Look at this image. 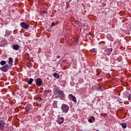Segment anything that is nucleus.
<instances>
[{"instance_id":"1","label":"nucleus","mask_w":131,"mask_h":131,"mask_svg":"<svg viewBox=\"0 0 131 131\" xmlns=\"http://www.w3.org/2000/svg\"><path fill=\"white\" fill-rule=\"evenodd\" d=\"M54 96H55L56 99H60V100H63L65 99V93L63 90L60 89V87L56 88L54 90Z\"/></svg>"},{"instance_id":"2","label":"nucleus","mask_w":131,"mask_h":131,"mask_svg":"<svg viewBox=\"0 0 131 131\" xmlns=\"http://www.w3.org/2000/svg\"><path fill=\"white\" fill-rule=\"evenodd\" d=\"M61 110L63 113H67L69 111V106L66 104H62L61 106Z\"/></svg>"},{"instance_id":"3","label":"nucleus","mask_w":131,"mask_h":131,"mask_svg":"<svg viewBox=\"0 0 131 131\" xmlns=\"http://www.w3.org/2000/svg\"><path fill=\"white\" fill-rule=\"evenodd\" d=\"M11 68V66L5 64L0 68V70L3 72H7L9 69Z\"/></svg>"},{"instance_id":"4","label":"nucleus","mask_w":131,"mask_h":131,"mask_svg":"<svg viewBox=\"0 0 131 131\" xmlns=\"http://www.w3.org/2000/svg\"><path fill=\"white\" fill-rule=\"evenodd\" d=\"M35 83L38 86H41V84H42V80H41V78H38L35 79Z\"/></svg>"},{"instance_id":"5","label":"nucleus","mask_w":131,"mask_h":131,"mask_svg":"<svg viewBox=\"0 0 131 131\" xmlns=\"http://www.w3.org/2000/svg\"><path fill=\"white\" fill-rule=\"evenodd\" d=\"M6 126V122L3 120H0V130H3Z\"/></svg>"},{"instance_id":"6","label":"nucleus","mask_w":131,"mask_h":131,"mask_svg":"<svg viewBox=\"0 0 131 131\" xmlns=\"http://www.w3.org/2000/svg\"><path fill=\"white\" fill-rule=\"evenodd\" d=\"M20 26L23 28L24 29H28L29 28V25L25 22H23L20 23Z\"/></svg>"},{"instance_id":"7","label":"nucleus","mask_w":131,"mask_h":131,"mask_svg":"<svg viewBox=\"0 0 131 131\" xmlns=\"http://www.w3.org/2000/svg\"><path fill=\"white\" fill-rule=\"evenodd\" d=\"M69 99L71 101H73V102L76 103V97H75V96H73V95H72V94L69 95Z\"/></svg>"},{"instance_id":"8","label":"nucleus","mask_w":131,"mask_h":131,"mask_svg":"<svg viewBox=\"0 0 131 131\" xmlns=\"http://www.w3.org/2000/svg\"><path fill=\"white\" fill-rule=\"evenodd\" d=\"M56 122L58 123V124H62V123L64 122V118L58 117V118L56 120Z\"/></svg>"},{"instance_id":"9","label":"nucleus","mask_w":131,"mask_h":131,"mask_svg":"<svg viewBox=\"0 0 131 131\" xmlns=\"http://www.w3.org/2000/svg\"><path fill=\"white\" fill-rule=\"evenodd\" d=\"M8 45V42L7 41V40H3L1 41V42L0 43V47L2 48H3V47H5V46Z\"/></svg>"},{"instance_id":"10","label":"nucleus","mask_w":131,"mask_h":131,"mask_svg":"<svg viewBox=\"0 0 131 131\" xmlns=\"http://www.w3.org/2000/svg\"><path fill=\"white\" fill-rule=\"evenodd\" d=\"M113 51V49L112 48H107L105 50L106 53H107V55H111V52Z\"/></svg>"},{"instance_id":"11","label":"nucleus","mask_w":131,"mask_h":131,"mask_svg":"<svg viewBox=\"0 0 131 131\" xmlns=\"http://www.w3.org/2000/svg\"><path fill=\"white\" fill-rule=\"evenodd\" d=\"M19 45H13L12 46V49L14 50L15 51H17V50H19Z\"/></svg>"},{"instance_id":"12","label":"nucleus","mask_w":131,"mask_h":131,"mask_svg":"<svg viewBox=\"0 0 131 131\" xmlns=\"http://www.w3.org/2000/svg\"><path fill=\"white\" fill-rule=\"evenodd\" d=\"M8 63L9 65H11V66H13V58L12 57H9L8 58Z\"/></svg>"},{"instance_id":"13","label":"nucleus","mask_w":131,"mask_h":131,"mask_svg":"<svg viewBox=\"0 0 131 131\" xmlns=\"http://www.w3.org/2000/svg\"><path fill=\"white\" fill-rule=\"evenodd\" d=\"M49 93H52V90L51 89H48L47 90H45L44 92H43V94L45 95V96H47V95H48V94Z\"/></svg>"},{"instance_id":"14","label":"nucleus","mask_w":131,"mask_h":131,"mask_svg":"<svg viewBox=\"0 0 131 131\" xmlns=\"http://www.w3.org/2000/svg\"><path fill=\"white\" fill-rule=\"evenodd\" d=\"M53 76L55 78H56V79H59V77H60V76L57 73H54Z\"/></svg>"},{"instance_id":"15","label":"nucleus","mask_w":131,"mask_h":131,"mask_svg":"<svg viewBox=\"0 0 131 131\" xmlns=\"http://www.w3.org/2000/svg\"><path fill=\"white\" fill-rule=\"evenodd\" d=\"M86 38L87 39H91V38H92V35L90 34V33H88L86 35Z\"/></svg>"},{"instance_id":"16","label":"nucleus","mask_w":131,"mask_h":131,"mask_svg":"<svg viewBox=\"0 0 131 131\" xmlns=\"http://www.w3.org/2000/svg\"><path fill=\"white\" fill-rule=\"evenodd\" d=\"M0 64L2 66H4V65L5 66L7 64V61H6V60H2L1 61Z\"/></svg>"},{"instance_id":"17","label":"nucleus","mask_w":131,"mask_h":131,"mask_svg":"<svg viewBox=\"0 0 131 131\" xmlns=\"http://www.w3.org/2000/svg\"><path fill=\"white\" fill-rule=\"evenodd\" d=\"M25 110L27 111V112H28V111L30 110V106L28 105H26L25 107Z\"/></svg>"},{"instance_id":"18","label":"nucleus","mask_w":131,"mask_h":131,"mask_svg":"<svg viewBox=\"0 0 131 131\" xmlns=\"http://www.w3.org/2000/svg\"><path fill=\"white\" fill-rule=\"evenodd\" d=\"M33 82V79L32 78H30L28 81V84H31Z\"/></svg>"},{"instance_id":"19","label":"nucleus","mask_w":131,"mask_h":131,"mask_svg":"<svg viewBox=\"0 0 131 131\" xmlns=\"http://www.w3.org/2000/svg\"><path fill=\"white\" fill-rule=\"evenodd\" d=\"M121 125H122V126L123 128H126L127 125H126V124L125 123H121Z\"/></svg>"},{"instance_id":"20","label":"nucleus","mask_w":131,"mask_h":131,"mask_svg":"<svg viewBox=\"0 0 131 131\" xmlns=\"http://www.w3.org/2000/svg\"><path fill=\"white\" fill-rule=\"evenodd\" d=\"M74 23H75V24H76V25H78V24H79V23H80L79 20H76V19L74 20Z\"/></svg>"},{"instance_id":"21","label":"nucleus","mask_w":131,"mask_h":131,"mask_svg":"<svg viewBox=\"0 0 131 131\" xmlns=\"http://www.w3.org/2000/svg\"><path fill=\"white\" fill-rule=\"evenodd\" d=\"M117 60L118 62H121V61H122V58H121V57H119L117 58Z\"/></svg>"},{"instance_id":"22","label":"nucleus","mask_w":131,"mask_h":131,"mask_svg":"<svg viewBox=\"0 0 131 131\" xmlns=\"http://www.w3.org/2000/svg\"><path fill=\"white\" fill-rule=\"evenodd\" d=\"M37 101H38V102H40V101H42V98H39L37 99Z\"/></svg>"},{"instance_id":"23","label":"nucleus","mask_w":131,"mask_h":131,"mask_svg":"<svg viewBox=\"0 0 131 131\" xmlns=\"http://www.w3.org/2000/svg\"><path fill=\"white\" fill-rule=\"evenodd\" d=\"M92 51L95 53H97V50L96 49H93Z\"/></svg>"},{"instance_id":"24","label":"nucleus","mask_w":131,"mask_h":131,"mask_svg":"<svg viewBox=\"0 0 131 131\" xmlns=\"http://www.w3.org/2000/svg\"><path fill=\"white\" fill-rule=\"evenodd\" d=\"M89 122H90L91 123H92V122H93V120L92 119H89L88 120Z\"/></svg>"},{"instance_id":"25","label":"nucleus","mask_w":131,"mask_h":131,"mask_svg":"<svg viewBox=\"0 0 131 131\" xmlns=\"http://www.w3.org/2000/svg\"><path fill=\"white\" fill-rule=\"evenodd\" d=\"M51 26H55V22H52L51 24Z\"/></svg>"},{"instance_id":"26","label":"nucleus","mask_w":131,"mask_h":131,"mask_svg":"<svg viewBox=\"0 0 131 131\" xmlns=\"http://www.w3.org/2000/svg\"><path fill=\"white\" fill-rule=\"evenodd\" d=\"M91 119H92V120H94L95 119V117L94 116L91 117Z\"/></svg>"},{"instance_id":"27","label":"nucleus","mask_w":131,"mask_h":131,"mask_svg":"<svg viewBox=\"0 0 131 131\" xmlns=\"http://www.w3.org/2000/svg\"><path fill=\"white\" fill-rule=\"evenodd\" d=\"M118 102H119L120 104H122V103H123V101H120L119 100H118Z\"/></svg>"},{"instance_id":"28","label":"nucleus","mask_w":131,"mask_h":131,"mask_svg":"<svg viewBox=\"0 0 131 131\" xmlns=\"http://www.w3.org/2000/svg\"><path fill=\"white\" fill-rule=\"evenodd\" d=\"M75 42H78V38L75 39Z\"/></svg>"},{"instance_id":"29","label":"nucleus","mask_w":131,"mask_h":131,"mask_svg":"<svg viewBox=\"0 0 131 131\" xmlns=\"http://www.w3.org/2000/svg\"><path fill=\"white\" fill-rule=\"evenodd\" d=\"M60 56L59 55H57L56 56V59H60Z\"/></svg>"},{"instance_id":"30","label":"nucleus","mask_w":131,"mask_h":131,"mask_svg":"<svg viewBox=\"0 0 131 131\" xmlns=\"http://www.w3.org/2000/svg\"><path fill=\"white\" fill-rule=\"evenodd\" d=\"M130 99H131L130 96H128V101H129V100H130Z\"/></svg>"},{"instance_id":"31","label":"nucleus","mask_w":131,"mask_h":131,"mask_svg":"<svg viewBox=\"0 0 131 131\" xmlns=\"http://www.w3.org/2000/svg\"><path fill=\"white\" fill-rule=\"evenodd\" d=\"M101 89H102V86H99V90H101Z\"/></svg>"},{"instance_id":"32","label":"nucleus","mask_w":131,"mask_h":131,"mask_svg":"<svg viewBox=\"0 0 131 131\" xmlns=\"http://www.w3.org/2000/svg\"><path fill=\"white\" fill-rule=\"evenodd\" d=\"M96 37H98V33H97L96 34Z\"/></svg>"},{"instance_id":"33","label":"nucleus","mask_w":131,"mask_h":131,"mask_svg":"<svg viewBox=\"0 0 131 131\" xmlns=\"http://www.w3.org/2000/svg\"><path fill=\"white\" fill-rule=\"evenodd\" d=\"M43 13H45V14H47V11H43Z\"/></svg>"},{"instance_id":"34","label":"nucleus","mask_w":131,"mask_h":131,"mask_svg":"<svg viewBox=\"0 0 131 131\" xmlns=\"http://www.w3.org/2000/svg\"><path fill=\"white\" fill-rule=\"evenodd\" d=\"M121 102H122V99H120V100H119Z\"/></svg>"},{"instance_id":"35","label":"nucleus","mask_w":131,"mask_h":131,"mask_svg":"<svg viewBox=\"0 0 131 131\" xmlns=\"http://www.w3.org/2000/svg\"><path fill=\"white\" fill-rule=\"evenodd\" d=\"M103 6H106V4H105V3H103Z\"/></svg>"},{"instance_id":"36","label":"nucleus","mask_w":131,"mask_h":131,"mask_svg":"<svg viewBox=\"0 0 131 131\" xmlns=\"http://www.w3.org/2000/svg\"><path fill=\"white\" fill-rule=\"evenodd\" d=\"M101 42H103V41L99 42V43H101Z\"/></svg>"},{"instance_id":"37","label":"nucleus","mask_w":131,"mask_h":131,"mask_svg":"<svg viewBox=\"0 0 131 131\" xmlns=\"http://www.w3.org/2000/svg\"><path fill=\"white\" fill-rule=\"evenodd\" d=\"M97 71H98V69L97 70Z\"/></svg>"}]
</instances>
